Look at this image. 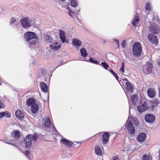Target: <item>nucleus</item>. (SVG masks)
<instances>
[{"instance_id":"f257e3e1","label":"nucleus","mask_w":160,"mask_h":160,"mask_svg":"<svg viewBox=\"0 0 160 160\" xmlns=\"http://www.w3.org/2000/svg\"><path fill=\"white\" fill-rule=\"evenodd\" d=\"M142 51V47L140 43L138 42L135 43L133 45L132 48L133 55L135 56L138 57L141 55Z\"/></svg>"},{"instance_id":"f03ea898","label":"nucleus","mask_w":160,"mask_h":160,"mask_svg":"<svg viewBox=\"0 0 160 160\" xmlns=\"http://www.w3.org/2000/svg\"><path fill=\"white\" fill-rule=\"evenodd\" d=\"M26 41L28 42L33 39H37L38 37L36 34L32 32H28L25 33L23 35Z\"/></svg>"},{"instance_id":"7ed1b4c3","label":"nucleus","mask_w":160,"mask_h":160,"mask_svg":"<svg viewBox=\"0 0 160 160\" xmlns=\"http://www.w3.org/2000/svg\"><path fill=\"white\" fill-rule=\"evenodd\" d=\"M153 68L152 65L149 62L143 67V72L145 74H149L151 73Z\"/></svg>"},{"instance_id":"20e7f679","label":"nucleus","mask_w":160,"mask_h":160,"mask_svg":"<svg viewBox=\"0 0 160 160\" xmlns=\"http://www.w3.org/2000/svg\"><path fill=\"white\" fill-rule=\"evenodd\" d=\"M21 25L25 28H28L31 26V22L29 18L25 17L20 20Z\"/></svg>"},{"instance_id":"39448f33","label":"nucleus","mask_w":160,"mask_h":160,"mask_svg":"<svg viewBox=\"0 0 160 160\" xmlns=\"http://www.w3.org/2000/svg\"><path fill=\"white\" fill-rule=\"evenodd\" d=\"M155 117L152 114H148L145 117V121L148 123H153L155 121Z\"/></svg>"},{"instance_id":"423d86ee","label":"nucleus","mask_w":160,"mask_h":160,"mask_svg":"<svg viewBox=\"0 0 160 160\" xmlns=\"http://www.w3.org/2000/svg\"><path fill=\"white\" fill-rule=\"evenodd\" d=\"M127 129L130 133L132 135L134 134L135 132V128L133 126L132 122L130 121L128 122V124Z\"/></svg>"},{"instance_id":"0eeeda50","label":"nucleus","mask_w":160,"mask_h":160,"mask_svg":"<svg viewBox=\"0 0 160 160\" xmlns=\"http://www.w3.org/2000/svg\"><path fill=\"white\" fill-rule=\"evenodd\" d=\"M148 38L149 41L152 43L155 44H157L158 43V39L157 37L153 34H149L148 35Z\"/></svg>"},{"instance_id":"6e6552de","label":"nucleus","mask_w":160,"mask_h":160,"mask_svg":"<svg viewBox=\"0 0 160 160\" xmlns=\"http://www.w3.org/2000/svg\"><path fill=\"white\" fill-rule=\"evenodd\" d=\"M122 80H125L127 81L126 82V87L125 88V89L128 92L131 93L133 92V87L130 83V82H129L127 79L126 78H125V79H123Z\"/></svg>"},{"instance_id":"1a4fd4ad","label":"nucleus","mask_w":160,"mask_h":160,"mask_svg":"<svg viewBox=\"0 0 160 160\" xmlns=\"http://www.w3.org/2000/svg\"><path fill=\"white\" fill-rule=\"evenodd\" d=\"M20 132L18 130L12 132L11 133L12 137L14 139L15 141H17L20 137Z\"/></svg>"},{"instance_id":"9d476101","label":"nucleus","mask_w":160,"mask_h":160,"mask_svg":"<svg viewBox=\"0 0 160 160\" xmlns=\"http://www.w3.org/2000/svg\"><path fill=\"white\" fill-rule=\"evenodd\" d=\"M148 108L147 102H145L142 105L138 107V109L139 112L141 113L145 111Z\"/></svg>"},{"instance_id":"9b49d317","label":"nucleus","mask_w":160,"mask_h":160,"mask_svg":"<svg viewBox=\"0 0 160 160\" xmlns=\"http://www.w3.org/2000/svg\"><path fill=\"white\" fill-rule=\"evenodd\" d=\"M146 138V134L144 132L140 133L137 137V140L138 142H143Z\"/></svg>"},{"instance_id":"f8f14e48","label":"nucleus","mask_w":160,"mask_h":160,"mask_svg":"<svg viewBox=\"0 0 160 160\" xmlns=\"http://www.w3.org/2000/svg\"><path fill=\"white\" fill-rule=\"evenodd\" d=\"M32 135H28L27 137L24 139V141L26 143V147L28 148H30L32 144Z\"/></svg>"},{"instance_id":"ddd939ff","label":"nucleus","mask_w":160,"mask_h":160,"mask_svg":"<svg viewBox=\"0 0 160 160\" xmlns=\"http://www.w3.org/2000/svg\"><path fill=\"white\" fill-rule=\"evenodd\" d=\"M62 143L66 146L71 148L72 147L71 141L65 138H62L61 140Z\"/></svg>"},{"instance_id":"4468645a","label":"nucleus","mask_w":160,"mask_h":160,"mask_svg":"<svg viewBox=\"0 0 160 160\" xmlns=\"http://www.w3.org/2000/svg\"><path fill=\"white\" fill-rule=\"evenodd\" d=\"M16 117L18 119L21 120L23 119L24 117V114L21 110H18L15 113Z\"/></svg>"},{"instance_id":"2eb2a0df","label":"nucleus","mask_w":160,"mask_h":160,"mask_svg":"<svg viewBox=\"0 0 160 160\" xmlns=\"http://www.w3.org/2000/svg\"><path fill=\"white\" fill-rule=\"evenodd\" d=\"M109 138V135L108 132H105L102 136V141L104 144H106L108 142Z\"/></svg>"},{"instance_id":"dca6fc26","label":"nucleus","mask_w":160,"mask_h":160,"mask_svg":"<svg viewBox=\"0 0 160 160\" xmlns=\"http://www.w3.org/2000/svg\"><path fill=\"white\" fill-rule=\"evenodd\" d=\"M59 37L62 42H64L66 41V33L64 31L59 30Z\"/></svg>"},{"instance_id":"f3484780","label":"nucleus","mask_w":160,"mask_h":160,"mask_svg":"<svg viewBox=\"0 0 160 160\" xmlns=\"http://www.w3.org/2000/svg\"><path fill=\"white\" fill-rule=\"evenodd\" d=\"M38 39L34 40L32 39L29 41V47L30 48H32L35 47L38 44Z\"/></svg>"},{"instance_id":"a211bd4d","label":"nucleus","mask_w":160,"mask_h":160,"mask_svg":"<svg viewBox=\"0 0 160 160\" xmlns=\"http://www.w3.org/2000/svg\"><path fill=\"white\" fill-rule=\"evenodd\" d=\"M51 122L50 118L47 117L45 120L44 122V126L48 128H49L51 126Z\"/></svg>"},{"instance_id":"6ab92c4d","label":"nucleus","mask_w":160,"mask_h":160,"mask_svg":"<svg viewBox=\"0 0 160 160\" xmlns=\"http://www.w3.org/2000/svg\"><path fill=\"white\" fill-rule=\"evenodd\" d=\"M36 102L35 99L33 98H29L27 101V104L28 106H32L33 104H35Z\"/></svg>"},{"instance_id":"aec40b11","label":"nucleus","mask_w":160,"mask_h":160,"mask_svg":"<svg viewBox=\"0 0 160 160\" xmlns=\"http://www.w3.org/2000/svg\"><path fill=\"white\" fill-rule=\"evenodd\" d=\"M38 106L36 104H33L31 106V111L33 113H37L38 110Z\"/></svg>"},{"instance_id":"412c9836","label":"nucleus","mask_w":160,"mask_h":160,"mask_svg":"<svg viewBox=\"0 0 160 160\" xmlns=\"http://www.w3.org/2000/svg\"><path fill=\"white\" fill-rule=\"evenodd\" d=\"M139 22V19L137 16H135L132 21V23L134 26H136Z\"/></svg>"},{"instance_id":"4be33fe9","label":"nucleus","mask_w":160,"mask_h":160,"mask_svg":"<svg viewBox=\"0 0 160 160\" xmlns=\"http://www.w3.org/2000/svg\"><path fill=\"white\" fill-rule=\"evenodd\" d=\"M40 86L42 91L44 92H47L48 91V87L46 83L44 82H41L40 83Z\"/></svg>"},{"instance_id":"5701e85b","label":"nucleus","mask_w":160,"mask_h":160,"mask_svg":"<svg viewBox=\"0 0 160 160\" xmlns=\"http://www.w3.org/2000/svg\"><path fill=\"white\" fill-rule=\"evenodd\" d=\"M148 96L150 98H153L155 96V92L154 90L151 88H149L147 91Z\"/></svg>"},{"instance_id":"b1692460","label":"nucleus","mask_w":160,"mask_h":160,"mask_svg":"<svg viewBox=\"0 0 160 160\" xmlns=\"http://www.w3.org/2000/svg\"><path fill=\"white\" fill-rule=\"evenodd\" d=\"M72 43L74 46L77 47H78L81 45V42L79 39H73Z\"/></svg>"},{"instance_id":"393cba45","label":"nucleus","mask_w":160,"mask_h":160,"mask_svg":"<svg viewBox=\"0 0 160 160\" xmlns=\"http://www.w3.org/2000/svg\"><path fill=\"white\" fill-rule=\"evenodd\" d=\"M151 31L154 33H157L159 32V29L157 26H153L151 27Z\"/></svg>"},{"instance_id":"a878e982","label":"nucleus","mask_w":160,"mask_h":160,"mask_svg":"<svg viewBox=\"0 0 160 160\" xmlns=\"http://www.w3.org/2000/svg\"><path fill=\"white\" fill-rule=\"evenodd\" d=\"M81 55L83 57H86L88 55V53L87 52V51L84 48H82L80 50Z\"/></svg>"},{"instance_id":"bb28decb","label":"nucleus","mask_w":160,"mask_h":160,"mask_svg":"<svg viewBox=\"0 0 160 160\" xmlns=\"http://www.w3.org/2000/svg\"><path fill=\"white\" fill-rule=\"evenodd\" d=\"M95 151L96 153L99 156H101L102 154V152L100 147L98 146H96L95 148Z\"/></svg>"},{"instance_id":"cd10ccee","label":"nucleus","mask_w":160,"mask_h":160,"mask_svg":"<svg viewBox=\"0 0 160 160\" xmlns=\"http://www.w3.org/2000/svg\"><path fill=\"white\" fill-rule=\"evenodd\" d=\"M131 100L133 104L135 105L137 102V98L136 95H132L131 97Z\"/></svg>"},{"instance_id":"c85d7f7f","label":"nucleus","mask_w":160,"mask_h":160,"mask_svg":"<svg viewBox=\"0 0 160 160\" xmlns=\"http://www.w3.org/2000/svg\"><path fill=\"white\" fill-rule=\"evenodd\" d=\"M45 38V41L49 43H51L52 42V38L51 36L48 35H45L44 36Z\"/></svg>"},{"instance_id":"c756f323","label":"nucleus","mask_w":160,"mask_h":160,"mask_svg":"<svg viewBox=\"0 0 160 160\" xmlns=\"http://www.w3.org/2000/svg\"><path fill=\"white\" fill-rule=\"evenodd\" d=\"M70 5L73 7H76L78 5L77 0H71Z\"/></svg>"},{"instance_id":"7c9ffc66","label":"nucleus","mask_w":160,"mask_h":160,"mask_svg":"<svg viewBox=\"0 0 160 160\" xmlns=\"http://www.w3.org/2000/svg\"><path fill=\"white\" fill-rule=\"evenodd\" d=\"M159 103V101L157 99H156L152 101L151 103L153 107H154L158 105Z\"/></svg>"},{"instance_id":"2f4dec72","label":"nucleus","mask_w":160,"mask_h":160,"mask_svg":"<svg viewBox=\"0 0 160 160\" xmlns=\"http://www.w3.org/2000/svg\"><path fill=\"white\" fill-rule=\"evenodd\" d=\"M87 61L89 62L96 64H99L98 61L96 60H93L92 58H90L89 59V61Z\"/></svg>"},{"instance_id":"473e14b6","label":"nucleus","mask_w":160,"mask_h":160,"mask_svg":"<svg viewBox=\"0 0 160 160\" xmlns=\"http://www.w3.org/2000/svg\"><path fill=\"white\" fill-rule=\"evenodd\" d=\"M152 6L149 2H147L145 8L147 11H150L151 8Z\"/></svg>"},{"instance_id":"72a5a7b5","label":"nucleus","mask_w":160,"mask_h":160,"mask_svg":"<svg viewBox=\"0 0 160 160\" xmlns=\"http://www.w3.org/2000/svg\"><path fill=\"white\" fill-rule=\"evenodd\" d=\"M143 160H151V158L147 154H144L142 157Z\"/></svg>"},{"instance_id":"f704fd0d","label":"nucleus","mask_w":160,"mask_h":160,"mask_svg":"<svg viewBox=\"0 0 160 160\" xmlns=\"http://www.w3.org/2000/svg\"><path fill=\"white\" fill-rule=\"evenodd\" d=\"M125 67V63L124 62L122 63V67L120 69V71L122 73H123L125 72L124 68Z\"/></svg>"},{"instance_id":"c9c22d12","label":"nucleus","mask_w":160,"mask_h":160,"mask_svg":"<svg viewBox=\"0 0 160 160\" xmlns=\"http://www.w3.org/2000/svg\"><path fill=\"white\" fill-rule=\"evenodd\" d=\"M52 47V49L54 51H56L59 50L60 48V45L58 46H51Z\"/></svg>"},{"instance_id":"e433bc0d","label":"nucleus","mask_w":160,"mask_h":160,"mask_svg":"<svg viewBox=\"0 0 160 160\" xmlns=\"http://www.w3.org/2000/svg\"><path fill=\"white\" fill-rule=\"evenodd\" d=\"M101 64L102 67L105 69H108V68L109 67L108 65L105 62H102Z\"/></svg>"},{"instance_id":"4c0bfd02","label":"nucleus","mask_w":160,"mask_h":160,"mask_svg":"<svg viewBox=\"0 0 160 160\" xmlns=\"http://www.w3.org/2000/svg\"><path fill=\"white\" fill-rule=\"evenodd\" d=\"M133 121L135 125L138 126L139 125V122L138 120L136 118H134L133 119Z\"/></svg>"},{"instance_id":"58836bf2","label":"nucleus","mask_w":160,"mask_h":160,"mask_svg":"<svg viewBox=\"0 0 160 160\" xmlns=\"http://www.w3.org/2000/svg\"><path fill=\"white\" fill-rule=\"evenodd\" d=\"M52 126H53V131L54 134L55 135H58V134L59 133L58 132V131H57V129H56V128H55L53 124L52 125Z\"/></svg>"},{"instance_id":"ea45409f","label":"nucleus","mask_w":160,"mask_h":160,"mask_svg":"<svg viewBox=\"0 0 160 160\" xmlns=\"http://www.w3.org/2000/svg\"><path fill=\"white\" fill-rule=\"evenodd\" d=\"M38 137L36 135H34L32 137V140L35 141H36L38 139Z\"/></svg>"},{"instance_id":"a19ab883","label":"nucleus","mask_w":160,"mask_h":160,"mask_svg":"<svg viewBox=\"0 0 160 160\" xmlns=\"http://www.w3.org/2000/svg\"><path fill=\"white\" fill-rule=\"evenodd\" d=\"M5 113L4 112H0V119L3 117L5 116Z\"/></svg>"},{"instance_id":"79ce46f5","label":"nucleus","mask_w":160,"mask_h":160,"mask_svg":"<svg viewBox=\"0 0 160 160\" xmlns=\"http://www.w3.org/2000/svg\"><path fill=\"white\" fill-rule=\"evenodd\" d=\"M4 112L5 113V116L7 118H10L11 117V114L8 112Z\"/></svg>"},{"instance_id":"37998d69","label":"nucleus","mask_w":160,"mask_h":160,"mask_svg":"<svg viewBox=\"0 0 160 160\" xmlns=\"http://www.w3.org/2000/svg\"><path fill=\"white\" fill-rule=\"evenodd\" d=\"M126 41L125 40H123L121 46L122 48H125V43Z\"/></svg>"},{"instance_id":"c03bdc74","label":"nucleus","mask_w":160,"mask_h":160,"mask_svg":"<svg viewBox=\"0 0 160 160\" xmlns=\"http://www.w3.org/2000/svg\"><path fill=\"white\" fill-rule=\"evenodd\" d=\"M5 107V105L0 100V108H3Z\"/></svg>"},{"instance_id":"a18cd8bd","label":"nucleus","mask_w":160,"mask_h":160,"mask_svg":"<svg viewBox=\"0 0 160 160\" xmlns=\"http://www.w3.org/2000/svg\"><path fill=\"white\" fill-rule=\"evenodd\" d=\"M16 21V20L14 18H12L10 20V23L11 24H12L14 23Z\"/></svg>"},{"instance_id":"49530a36","label":"nucleus","mask_w":160,"mask_h":160,"mask_svg":"<svg viewBox=\"0 0 160 160\" xmlns=\"http://www.w3.org/2000/svg\"><path fill=\"white\" fill-rule=\"evenodd\" d=\"M41 72L42 73V76H44L46 73V71L44 69H42L41 70Z\"/></svg>"},{"instance_id":"de8ad7c7","label":"nucleus","mask_w":160,"mask_h":160,"mask_svg":"<svg viewBox=\"0 0 160 160\" xmlns=\"http://www.w3.org/2000/svg\"><path fill=\"white\" fill-rule=\"evenodd\" d=\"M113 40L117 42V43L118 44L117 47H118V48H119V40L118 39H113Z\"/></svg>"},{"instance_id":"09e8293b","label":"nucleus","mask_w":160,"mask_h":160,"mask_svg":"<svg viewBox=\"0 0 160 160\" xmlns=\"http://www.w3.org/2000/svg\"><path fill=\"white\" fill-rule=\"evenodd\" d=\"M113 160H120L119 158L117 156L114 157L113 158Z\"/></svg>"},{"instance_id":"8fccbe9b","label":"nucleus","mask_w":160,"mask_h":160,"mask_svg":"<svg viewBox=\"0 0 160 160\" xmlns=\"http://www.w3.org/2000/svg\"><path fill=\"white\" fill-rule=\"evenodd\" d=\"M29 150H27L25 152L24 154L26 156H28L29 155Z\"/></svg>"},{"instance_id":"3c124183","label":"nucleus","mask_w":160,"mask_h":160,"mask_svg":"<svg viewBox=\"0 0 160 160\" xmlns=\"http://www.w3.org/2000/svg\"><path fill=\"white\" fill-rule=\"evenodd\" d=\"M113 75L116 78V79L119 81V80H118V75L116 74L115 73V74H114Z\"/></svg>"},{"instance_id":"603ef678","label":"nucleus","mask_w":160,"mask_h":160,"mask_svg":"<svg viewBox=\"0 0 160 160\" xmlns=\"http://www.w3.org/2000/svg\"><path fill=\"white\" fill-rule=\"evenodd\" d=\"M6 143H8V144H11V145H14L17 148H18L19 149H20L19 148L18 146H15V144H14V143H11L10 142H6Z\"/></svg>"},{"instance_id":"864d4df0","label":"nucleus","mask_w":160,"mask_h":160,"mask_svg":"<svg viewBox=\"0 0 160 160\" xmlns=\"http://www.w3.org/2000/svg\"><path fill=\"white\" fill-rule=\"evenodd\" d=\"M55 45L58 46V45H59L58 43V42H55L53 43Z\"/></svg>"},{"instance_id":"5fc2aeb1","label":"nucleus","mask_w":160,"mask_h":160,"mask_svg":"<svg viewBox=\"0 0 160 160\" xmlns=\"http://www.w3.org/2000/svg\"><path fill=\"white\" fill-rule=\"evenodd\" d=\"M159 97L160 98V86L158 88Z\"/></svg>"},{"instance_id":"6e6d98bb","label":"nucleus","mask_w":160,"mask_h":160,"mask_svg":"<svg viewBox=\"0 0 160 160\" xmlns=\"http://www.w3.org/2000/svg\"><path fill=\"white\" fill-rule=\"evenodd\" d=\"M110 72L112 73L113 75L114 74H115V73L114 72V71L112 70H110Z\"/></svg>"},{"instance_id":"4d7b16f0","label":"nucleus","mask_w":160,"mask_h":160,"mask_svg":"<svg viewBox=\"0 0 160 160\" xmlns=\"http://www.w3.org/2000/svg\"><path fill=\"white\" fill-rule=\"evenodd\" d=\"M51 46H56V45H55L53 43L52 44H51V45H50V47L51 48H52V47Z\"/></svg>"},{"instance_id":"13d9d810","label":"nucleus","mask_w":160,"mask_h":160,"mask_svg":"<svg viewBox=\"0 0 160 160\" xmlns=\"http://www.w3.org/2000/svg\"><path fill=\"white\" fill-rule=\"evenodd\" d=\"M158 65L160 66V61L158 62Z\"/></svg>"},{"instance_id":"bf43d9fd","label":"nucleus","mask_w":160,"mask_h":160,"mask_svg":"<svg viewBox=\"0 0 160 160\" xmlns=\"http://www.w3.org/2000/svg\"><path fill=\"white\" fill-rule=\"evenodd\" d=\"M69 16H72V15L71 14V13H69Z\"/></svg>"},{"instance_id":"052dcab7","label":"nucleus","mask_w":160,"mask_h":160,"mask_svg":"<svg viewBox=\"0 0 160 160\" xmlns=\"http://www.w3.org/2000/svg\"><path fill=\"white\" fill-rule=\"evenodd\" d=\"M159 159L160 160V152H159Z\"/></svg>"},{"instance_id":"680f3d73","label":"nucleus","mask_w":160,"mask_h":160,"mask_svg":"<svg viewBox=\"0 0 160 160\" xmlns=\"http://www.w3.org/2000/svg\"><path fill=\"white\" fill-rule=\"evenodd\" d=\"M132 108V107H130V109H129V114H130V109Z\"/></svg>"},{"instance_id":"e2e57ef3","label":"nucleus","mask_w":160,"mask_h":160,"mask_svg":"<svg viewBox=\"0 0 160 160\" xmlns=\"http://www.w3.org/2000/svg\"><path fill=\"white\" fill-rule=\"evenodd\" d=\"M129 117H129H129H128V119H129Z\"/></svg>"}]
</instances>
